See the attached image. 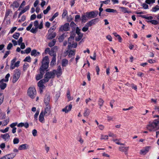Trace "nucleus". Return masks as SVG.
Returning <instances> with one entry per match:
<instances>
[{"label":"nucleus","mask_w":159,"mask_h":159,"mask_svg":"<svg viewBox=\"0 0 159 159\" xmlns=\"http://www.w3.org/2000/svg\"><path fill=\"white\" fill-rule=\"evenodd\" d=\"M149 131H154L159 129V118L155 119L152 122H149L147 127Z\"/></svg>","instance_id":"nucleus-1"},{"label":"nucleus","mask_w":159,"mask_h":159,"mask_svg":"<svg viewBox=\"0 0 159 159\" xmlns=\"http://www.w3.org/2000/svg\"><path fill=\"white\" fill-rule=\"evenodd\" d=\"M149 131H154L159 129V118L155 119L152 122H149L147 127Z\"/></svg>","instance_id":"nucleus-2"},{"label":"nucleus","mask_w":159,"mask_h":159,"mask_svg":"<svg viewBox=\"0 0 159 159\" xmlns=\"http://www.w3.org/2000/svg\"><path fill=\"white\" fill-rule=\"evenodd\" d=\"M49 63V58L48 56H45L43 59L42 62V66H41L40 70L44 72L48 66Z\"/></svg>","instance_id":"nucleus-3"},{"label":"nucleus","mask_w":159,"mask_h":159,"mask_svg":"<svg viewBox=\"0 0 159 159\" xmlns=\"http://www.w3.org/2000/svg\"><path fill=\"white\" fill-rule=\"evenodd\" d=\"M20 70L18 69H16L14 71L12 82L14 83L17 81L20 77Z\"/></svg>","instance_id":"nucleus-4"},{"label":"nucleus","mask_w":159,"mask_h":159,"mask_svg":"<svg viewBox=\"0 0 159 159\" xmlns=\"http://www.w3.org/2000/svg\"><path fill=\"white\" fill-rule=\"evenodd\" d=\"M27 93L30 98H34L36 94V91L34 87H30L28 89Z\"/></svg>","instance_id":"nucleus-5"},{"label":"nucleus","mask_w":159,"mask_h":159,"mask_svg":"<svg viewBox=\"0 0 159 159\" xmlns=\"http://www.w3.org/2000/svg\"><path fill=\"white\" fill-rule=\"evenodd\" d=\"M55 76V73L53 71L48 72L46 73L44 76V78L43 79L45 81V82H47L50 79L54 78Z\"/></svg>","instance_id":"nucleus-6"},{"label":"nucleus","mask_w":159,"mask_h":159,"mask_svg":"<svg viewBox=\"0 0 159 159\" xmlns=\"http://www.w3.org/2000/svg\"><path fill=\"white\" fill-rule=\"evenodd\" d=\"M86 14L89 18H93L96 17L98 14V11L96 10L93 11L89 12H86Z\"/></svg>","instance_id":"nucleus-7"},{"label":"nucleus","mask_w":159,"mask_h":159,"mask_svg":"<svg viewBox=\"0 0 159 159\" xmlns=\"http://www.w3.org/2000/svg\"><path fill=\"white\" fill-rule=\"evenodd\" d=\"M46 82H45V81L43 79L40 80L38 83V85L39 88V90L40 93L43 92V89L45 87L43 84Z\"/></svg>","instance_id":"nucleus-8"},{"label":"nucleus","mask_w":159,"mask_h":159,"mask_svg":"<svg viewBox=\"0 0 159 159\" xmlns=\"http://www.w3.org/2000/svg\"><path fill=\"white\" fill-rule=\"evenodd\" d=\"M46 107L45 108L44 113H45V116H48L51 112V107L50 105H46Z\"/></svg>","instance_id":"nucleus-9"},{"label":"nucleus","mask_w":159,"mask_h":159,"mask_svg":"<svg viewBox=\"0 0 159 159\" xmlns=\"http://www.w3.org/2000/svg\"><path fill=\"white\" fill-rule=\"evenodd\" d=\"M53 71L55 73V75L56 74L57 77L60 76L62 74V69L60 66H58L56 70H54Z\"/></svg>","instance_id":"nucleus-10"},{"label":"nucleus","mask_w":159,"mask_h":159,"mask_svg":"<svg viewBox=\"0 0 159 159\" xmlns=\"http://www.w3.org/2000/svg\"><path fill=\"white\" fill-rule=\"evenodd\" d=\"M129 148V147L120 146L119 147V149L120 151L124 152L125 155H127Z\"/></svg>","instance_id":"nucleus-11"},{"label":"nucleus","mask_w":159,"mask_h":159,"mask_svg":"<svg viewBox=\"0 0 159 159\" xmlns=\"http://www.w3.org/2000/svg\"><path fill=\"white\" fill-rule=\"evenodd\" d=\"M69 24H66L60 27L59 29V30L61 31H67L69 30Z\"/></svg>","instance_id":"nucleus-12"},{"label":"nucleus","mask_w":159,"mask_h":159,"mask_svg":"<svg viewBox=\"0 0 159 159\" xmlns=\"http://www.w3.org/2000/svg\"><path fill=\"white\" fill-rule=\"evenodd\" d=\"M45 116V113H44V111H42L39 116V120L41 123L44 122V116Z\"/></svg>","instance_id":"nucleus-13"},{"label":"nucleus","mask_w":159,"mask_h":159,"mask_svg":"<svg viewBox=\"0 0 159 159\" xmlns=\"http://www.w3.org/2000/svg\"><path fill=\"white\" fill-rule=\"evenodd\" d=\"M72 108V105L70 104L68 106H66L64 108L62 109V111L64 112L65 113H67L70 111Z\"/></svg>","instance_id":"nucleus-14"},{"label":"nucleus","mask_w":159,"mask_h":159,"mask_svg":"<svg viewBox=\"0 0 159 159\" xmlns=\"http://www.w3.org/2000/svg\"><path fill=\"white\" fill-rule=\"evenodd\" d=\"M50 97L48 94H47L45 97L44 102L45 105H49V103L50 101Z\"/></svg>","instance_id":"nucleus-15"},{"label":"nucleus","mask_w":159,"mask_h":159,"mask_svg":"<svg viewBox=\"0 0 159 159\" xmlns=\"http://www.w3.org/2000/svg\"><path fill=\"white\" fill-rule=\"evenodd\" d=\"M20 61H17L16 62L13 64H11L10 69L11 70L14 69L16 67H18L19 66Z\"/></svg>","instance_id":"nucleus-16"},{"label":"nucleus","mask_w":159,"mask_h":159,"mask_svg":"<svg viewBox=\"0 0 159 159\" xmlns=\"http://www.w3.org/2000/svg\"><path fill=\"white\" fill-rule=\"evenodd\" d=\"M29 145L27 144H24L20 145L18 147V150H26L29 148Z\"/></svg>","instance_id":"nucleus-17"},{"label":"nucleus","mask_w":159,"mask_h":159,"mask_svg":"<svg viewBox=\"0 0 159 159\" xmlns=\"http://www.w3.org/2000/svg\"><path fill=\"white\" fill-rule=\"evenodd\" d=\"M56 36V33L55 32H48L47 38L49 39H52L54 38Z\"/></svg>","instance_id":"nucleus-18"},{"label":"nucleus","mask_w":159,"mask_h":159,"mask_svg":"<svg viewBox=\"0 0 159 159\" xmlns=\"http://www.w3.org/2000/svg\"><path fill=\"white\" fill-rule=\"evenodd\" d=\"M150 148V147H147L142 149L140 151V154H145L149 151Z\"/></svg>","instance_id":"nucleus-19"},{"label":"nucleus","mask_w":159,"mask_h":159,"mask_svg":"<svg viewBox=\"0 0 159 159\" xmlns=\"http://www.w3.org/2000/svg\"><path fill=\"white\" fill-rule=\"evenodd\" d=\"M30 9V6L29 5H28V6H26L25 8L22 10L20 12V13H19V15H18V18H20V16H21V15L24 13H25V12L26 11H27V10H29Z\"/></svg>","instance_id":"nucleus-20"},{"label":"nucleus","mask_w":159,"mask_h":159,"mask_svg":"<svg viewBox=\"0 0 159 159\" xmlns=\"http://www.w3.org/2000/svg\"><path fill=\"white\" fill-rule=\"evenodd\" d=\"M44 72L42 71H41V70H40V73L38 74L36 77L37 80H40L43 78Z\"/></svg>","instance_id":"nucleus-21"},{"label":"nucleus","mask_w":159,"mask_h":159,"mask_svg":"<svg viewBox=\"0 0 159 159\" xmlns=\"http://www.w3.org/2000/svg\"><path fill=\"white\" fill-rule=\"evenodd\" d=\"M1 137L5 140L7 141L10 138V136L8 133H6L4 134H2Z\"/></svg>","instance_id":"nucleus-22"},{"label":"nucleus","mask_w":159,"mask_h":159,"mask_svg":"<svg viewBox=\"0 0 159 159\" xmlns=\"http://www.w3.org/2000/svg\"><path fill=\"white\" fill-rule=\"evenodd\" d=\"M40 54V53L38 52H37V50L35 49L32 50L31 53V55L32 56H34V57L39 56Z\"/></svg>","instance_id":"nucleus-23"},{"label":"nucleus","mask_w":159,"mask_h":159,"mask_svg":"<svg viewBox=\"0 0 159 159\" xmlns=\"http://www.w3.org/2000/svg\"><path fill=\"white\" fill-rule=\"evenodd\" d=\"M119 8L120 9L121 11L123 13H130V11H128V8L123 7H120Z\"/></svg>","instance_id":"nucleus-24"},{"label":"nucleus","mask_w":159,"mask_h":159,"mask_svg":"<svg viewBox=\"0 0 159 159\" xmlns=\"http://www.w3.org/2000/svg\"><path fill=\"white\" fill-rule=\"evenodd\" d=\"M16 156V154L14 153H12L5 156L7 159H12Z\"/></svg>","instance_id":"nucleus-25"},{"label":"nucleus","mask_w":159,"mask_h":159,"mask_svg":"<svg viewBox=\"0 0 159 159\" xmlns=\"http://www.w3.org/2000/svg\"><path fill=\"white\" fill-rule=\"evenodd\" d=\"M68 61L66 59H63L62 60V67H66L68 65Z\"/></svg>","instance_id":"nucleus-26"},{"label":"nucleus","mask_w":159,"mask_h":159,"mask_svg":"<svg viewBox=\"0 0 159 159\" xmlns=\"http://www.w3.org/2000/svg\"><path fill=\"white\" fill-rule=\"evenodd\" d=\"M88 18H89V17H88L86 13L85 15H84L81 16L82 22L84 23L85 22L86 20H88Z\"/></svg>","instance_id":"nucleus-27"},{"label":"nucleus","mask_w":159,"mask_h":159,"mask_svg":"<svg viewBox=\"0 0 159 159\" xmlns=\"http://www.w3.org/2000/svg\"><path fill=\"white\" fill-rule=\"evenodd\" d=\"M4 81H0V88L2 89H4L7 86V84L4 83Z\"/></svg>","instance_id":"nucleus-28"},{"label":"nucleus","mask_w":159,"mask_h":159,"mask_svg":"<svg viewBox=\"0 0 159 159\" xmlns=\"http://www.w3.org/2000/svg\"><path fill=\"white\" fill-rule=\"evenodd\" d=\"M98 102V105L99 106V108L101 109V107L103 106L104 103V101L101 98H99Z\"/></svg>","instance_id":"nucleus-29"},{"label":"nucleus","mask_w":159,"mask_h":159,"mask_svg":"<svg viewBox=\"0 0 159 159\" xmlns=\"http://www.w3.org/2000/svg\"><path fill=\"white\" fill-rule=\"evenodd\" d=\"M19 6V3L17 1H14L12 4L10 5L11 7H13V8H17Z\"/></svg>","instance_id":"nucleus-30"},{"label":"nucleus","mask_w":159,"mask_h":159,"mask_svg":"<svg viewBox=\"0 0 159 159\" xmlns=\"http://www.w3.org/2000/svg\"><path fill=\"white\" fill-rule=\"evenodd\" d=\"M56 63V57H55V55L52 57V60L50 62V65L52 66L55 65Z\"/></svg>","instance_id":"nucleus-31"},{"label":"nucleus","mask_w":159,"mask_h":159,"mask_svg":"<svg viewBox=\"0 0 159 159\" xmlns=\"http://www.w3.org/2000/svg\"><path fill=\"white\" fill-rule=\"evenodd\" d=\"M10 76L9 73L7 74L5 77V79H3L0 80V81H4L5 82H7L8 81L9 78Z\"/></svg>","instance_id":"nucleus-32"},{"label":"nucleus","mask_w":159,"mask_h":159,"mask_svg":"<svg viewBox=\"0 0 159 159\" xmlns=\"http://www.w3.org/2000/svg\"><path fill=\"white\" fill-rule=\"evenodd\" d=\"M90 113V111L88 108H86L84 113V116H88Z\"/></svg>","instance_id":"nucleus-33"},{"label":"nucleus","mask_w":159,"mask_h":159,"mask_svg":"<svg viewBox=\"0 0 159 159\" xmlns=\"http://www.w3.org/2000/svg\"><path fill=\"white\" fill-rule=\"evenodd\" d=\"M77 46V43H74V42L71 44L68 45V48L70 49L72 48H75Z\"/></svg>","instance_id":"nucleus-34"},{"label":"nucleus","mask_w":159,"mask_h":159,"mask_svg":"<svg viewBox=\"0 0 159 159\" xmlns=\"http://www.w3.org/2000/svg\"><path fill=\"white\" fill-rule=\"evenodd\" d=\"M56 40L55 39H53L51 42L48 43V46L50 47H52L55 44Z\"/></svg>","instance_id":"nucleus-35"},{"label":"nucleus","mask_w":159,"mask_h":159,"mask_svg":"<svg viewBox=\"0 0 159 159\" xmlns=\"http://www.w3.org/2000/svg\"><path fill=\"white\" fill-rule=\"evenodd\" d=\"M105 11L108 12L117 13L116 10L111 8H107L106 9Z\"/></svg>","instance_id":"nucleus-36"},{"label":"nucleus","mask_w":159,"mask_h":159,"mask_svg":"<svg viewBox=\"0 0 159 159\" xmlns=\"http://www.w3.org/2000/svg\"><path fill=\"white\" fill-rule=\"evenodd\" d=\"M74 38L73 37L71 36L68 39V45L71 44L72 43L74 42Z\"/></svg>","instance_id":"nucleus-37"},{"label":"nucleus","mask_w":159,"mask_h":159,"mask_svg":"<svg viewBox=\"0 0 159 159\" xmlns=\"http://www.w3.org/2000/svg\"><path fill=\"white\" fill-rule=\"evenodd\" d=\"M158 10H159V6L157 5L155 7H153L151 10L152 11L154 12H156Z\"/></svg>","instance_id":"nucleus-38"},{"label":"nucleus","mask_w":159,"mask_h":159,"mask_svg":"<svg viewBox=\"0 0 159 159\" xmlns=\"http://www.w3.org/2000/svg\"><path fill=\"white\" fill-rule=\"evenodd\" d=\"M140 16L143 18L148 20H152L153 19V17L152 16H148L146 15H141Z\"/></svg>","instance_id":"nucleus-39"},{"label":"nucleus","mask_w":159,"mask_h":159,"mask_svg":"<svg viewBox=\"0 0 159 159\" xmlns=\"http://www.w3.org/2000/svg\"><path fill=\"white\" fill-rule=\"evenodd\" d=\"M20 35L19 33H15L13 35L12 37L16 39H17Z\"/></svg>","instance_id":"nucleus-40"},{"label":"nucleus","mask_w":159,"mask_h":159,"mask_svg":"<svg viewBox=\"0 0 159 159\" xmlns=\"http://www.w3.org/2000/svg\"><path fill=\"white\" fill-rule=\"evenodd\" d=\"M148 22H150L152 23V24L154 25H157L158 24V22L155 20H149L148 21Z\"/></svg>","instance_id":"nucleus-41"},{"label":"nucleus","mask_w":159,"mask_h":159,"mask_svg":"<svg viewBox=\"0 0 159 159\" xmlns=\"http://www.w3.org/2000/svg\"><path fill=\"white\" fill-rule=\"evenodd\" d=\"M4 99V95L3 93H0V105L2 103Z\"/></svg>","instance_id":"nucleus-42"},{"label":"nucleus","mask_w":159,"mask_h":159,"mask_svg":"<svg viewBox=\"0 0 159 159\" xmlns=\"http://www.w3.org/2000/svg\"><path fill=\"white\" fill-rule=\"evenodd\" d=\"M75 54L74 51L71 50L69 51L68 56L70 57H72L73 56H74Z\"/></svg>","instance_id":"nucleus-43"},{"label":"nucleus","mask_w":159,"mask_h":159,"mask_svg":"<svg viewBox=\"0 0 159 159\" xmlns=\"http://www.w3.org/2000/svg\"><path fill=\"white\" fill-rule=\"evenodd\" d=\"M113 34L114 36H115L116 37H118V39L119 40V42H121L122 39L120 37V36L118 34L116 33L115 32L113 33Z\"/></svg>","instance_id":"nucleus-44"},{"label":"nucleus","mask_w":159,"mask_h":159,"mask_svg":"<svg viewBox=\"0 0 159 159\" xmlns=\"http://www.w3.org/2000/svg\"><path fill=\"white\" fill-rule=\"evenodd\" d=\"M93 25H95L96 23H98L99 21V19L98 18H96L95 19L91 20Z\"/></svg>","instance_id":"nucleus-45"},{"label":"nucleus","mask_w":159,"mask_h":159,"mask_svg":"<svg viewBox=\"0 0 159 159\" xmlns=\"http://www.w3.org/2000/svg\"><path fill=\"white\" fill-rule=\"evenodd\" d=\"M93 25H95L96 23H98L99 21V19L98 18H96L95 19L91 20Z\"/></svg>","instance_id":"nucleus-46"},{"label":"nucleus","mask_w":159,"mask_h":159,"mask_svg":"<svg viewBox=\"0 0 159 159\" xmlns=\"http://www.w3.org/2000/svg\"><path fill=\"white\" fill-rule=\"evenodd\" d=\"M50 6H48L47 7V9L43 11V13L44 14H47L49 11L50 10Z\"/></svg>","instance_id":"nucleus-47"},{"label":"nucleus","mask_w":159,"mask_h":159,"mask_svg":"<svg viewBox=\"0 0 159 159\" xmlns=\"http://www.w3.org/2000/svg\"><path fill=\"white\" fill-rule=\"evenodd\" d=\"M155 0H146L145 2L148 4H150L155 2Z\"/></svg>","instance_id":"nucleus-48"},{"label":"nucleus","mask_w":159,"mask_h":159,"mask_svg":"<svg viewBox=\"0 0 159 159\" xmlns=\"http://www.w3.org/2000/svg\"><path fill=\"white\" fill-rule=\"evenodd\" d=\"M49 54L51 56H52V57H54L55 55V57H56V54L55 52L52 49L50 50Z\"/></svg>","instance_id":"nucleus-49"},{"label":"nucleus","mask_w":159,"mask_h":159,"mask_svg":"<svg viewBox=\"0 0 159 159\" xmlns=\"http://www.w3.org/2000/svg\"><path fill=\"white\" fill-rule=\"evenodd\" d=\"M89 26L86 25H85L82 28V30L84 32L87 31L89 29Z\"/></svg>","instance_id":"nucleus-50"},{"label":"nucleus","mask_w":159,"mask_h":159,"mask_svg":"<svg viewBox=\"0 0 159 159\" xmlns=\"http://www.w3.org/2000/svg\"><path fill=\"white\" fill-rule=\"evenodd\" d=\"M67 15V11L66 10L64 9L62 14V18H64Z\"/></svg>","instance_id":"nucleus-51"},{"label":"nucleus","mask_w":159,"mask_h":159,"mask_svg":"<svg viewBox=\"0 0 159 159\" xmlns=\"http://www.w3.org/2000/svg\"><path fill=\"white\" fill-rule=\"evenodd\" d=\"M38 28L35 27V28H33L30 30V32L34 34H35L37 32V30Z\"/></svg>","instance_id":"nucleus-52"},{"label":"nucleus","mask_w":159,"mask_h":159,"mask_svg":"<svg viewBox=\"0 0 159 159\" xmlns=\"http://www.w3.org/2000/svg\"><path fill=\"white\" fill-rule=\"evenodd\" d=\"M24 61L30 62L31 61V57L30 56L26 57L24 60Z\"/></svg>","instance_id":"nucleus-53"},{"label":"nucleus","mask_w":159,"mask_h":159,"mask_svg":"<svg viewBox=\"0 0 159 159\" xmlns=\"http://www.w3.org/2000/svg\"><path fill=\"white\" fill-rule=\"evenodd\" d=\"M23 41V39L22 37H20V38L18 40L17 42V43H18V45H20V44L22 43H23L22 42Z\"/></svg>","instance_id":"nucleus-54"},{"label":"nucleus","mask_w":159,"mask_h":159,"mask_svg":"<svg viewBox=\"0 0 159 159\" xmlns=\"http://www.w3.org/2000/svg\"><path fill=\"white\" fill-rule=\"evenodd\" d=\"M10 51H7L6 52L4 56H3V59H5V58H6L7 57L8 55L10 53Z\"/></svg>","instance_id":"nucleus-55"},{"label":"nucleus","mask_w":159,"mask_h":159,"mask_svg":"<svg viewBox=\"0 0 159 159\" xmlns=\"http://www.w3.org/2000/svg\"><path fill=\"white\" fill-rule=\"evenodd\" d=\"M37 131L35 129H33L32 131V134L33 136L34 137L36 136L37 135Z\"/></svg>","instance_id":"nucleus-56"},{"label":"nucleus","mask_w":159,"mask_h":159,"mask_svg":"<svg viewBox=\"0 0 159 159\" xmlns=\"http://www.w3.org/2000/svg\"><path fill=\"white\" fill-rule=\"evenodd\" d=\"M19 139L17 138H15L14 139L13 142L14 144H16L19 143Z\"/></svg>","instance_id":"nucleus-57"},{"label":"nucleus","mask_w":159,"mask_h":159,"mask_svg":"<svg viewBox=\"0 0 159 159\" xmlns=\"http://www.w3.org/2000/svg\"><path fill=\"white\" fill-rule=\"evenodd\" d=\"M9 129V127H7L4 129H1L0 131L3 133H5L8 131Z\"/></svg>","instance_id":"nucleus-58"},{"label":"nucleus","mask_w":159,"mask_h":159,"mask_svg":"<svg viewBox=\"0 0 159 159\" xmlns=\"http://www.w3.org/2000/svg\"><path fill=\"white\" fill-rule=\"evenodd\" d=\"M108 139V136L107 135H101V139Z\"/></svg>","instance_id":"nucleus-59"},{"label":"nucleus","mask_w":159,"mask_h":159,"mask_svg":"<svg viewBox=\"0 0 159 159\" xmlns=\"http://www.w3.org/2000/svg\"><path fill=\"white\" fill-rule=\"evenodd\" d=\"M13 45L12 43H9V44H8L7 46V50H10L11 49V48L12 47Z\"/></svg>","instance_id":"nucleus-60"},{"label":"nucleus","mask_w":159,"mask_h":159,"mask_svg":"<svg viewBox=\"0 0 159 159\" xmlns=\"http://www.w3.org/2000/svg\"><path fill=\"white\" fill-rule=\"evenodd\" d=\"M56 28V27L54 26L51 27L48 30L49 33L53 32V31H54L55 29Z\"/></svg>","instance_id":"nucleus-61"},{"label":"nucleus","mask_w":159,"mask_h":159,"mask_svg":"<svg viewBox=\"0 0 159 159\" xmlns=\"http://www.w3.org/2000/svg\"><path fill=\"white\" fill-rule=\"evenodd\" d=\"M16 27H12L10 30L9 33L12 34L16 30Z\"/></svg>","instance_id":"nucleus-62"},{"label":"nucleus","mask_w":159,"mask_h":159,"mask_svg":"<svg viewBox=\"0 0 159 159\" xmlns=\"http://www.w3.org/2000/svg\"><path fill=\"white\" fill-rule=\"evenodd\" d=\"M25 52L26 54H28L30 53L31 51V49L30 48H28L25 49Z\"/></svg>","instance_id":"nucleus-63"},{"label":"nucleus","mask_w":159,"mask_h":159,"mask_svg":"<svg viewBox=\"0 0 159 159\" xmlns=\"http://www.w3.org/2000/svg\"><path fill=\"white\" fill-rule=\"evenodd\" d=\"M17 125V122L13 123L11 124L10 126L12 128H15L14 127L16 126Z\"/></svg>","instance_id":"nucleus-64"}]
</instances>
